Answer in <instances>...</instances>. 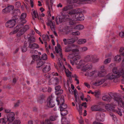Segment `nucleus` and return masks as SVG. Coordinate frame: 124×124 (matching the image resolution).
I'll return each instance as SVG.
<instances>
[{
    "mask_svg": "<svg viewBox=\"0 0 124 124\" xmlns=\"http://www.w3.org/2000/svg\"><path fill=\"white\" fill-rule=\"evenodd\" d=\"M73 11L74 12L75 14H77V15L81 12V11L80 9H73Z\"/></svg>",
    "mask_w": 124,
    "mask_h": 124,
    "instance_id": "79ce46f5",
    "label": "nucleus"
},
{
    "mask_svg": "<svg viewBox=\"0 0 124 124\" xmlns=\"http://www.w3.org/2000/svg\"><path fill=\"white\" fill-rule=\"evenodd\" d=\"M81 58L80 56L79 55V54H78L77 56H76L75 57L73 58V61L70 60V62L73 65L75 64L77 65V68L78 69L80 68H82L84 65L85 64V61L84 60H81L79 61H78V60H79Z\"/></svg>",
    "mask_w": 124,
    "mask_h": 124,
    "instance_id": "f257e3e1",
    "label": "nucleus"
},
{
    "mask_svg": "<svg viewBox=\"0 0 124 124\" xmlns=\"http://www.w3.org/2000/svg\"><path fill=\"white\" fill-rule=\"evenodd\" d=\"M120 74L121 75H123V77H124V67L123 69L121 71Z\"/></svg>",
    "mask_w": 124,
    "mask_h": 124,
    "instance_id": "774afa93",
    "label": "nucleus"
},
{
    "mask_svg": "<svg viewBox=\"0 0 124 124\" xmlns=\"http://www.w3.org/2000/svg\"><path fill=\"white\" fill-rule=\"evenodd\" d=\"M84 28V26L83 25L79 24L76 25L74 27V29L78 30H81Z\"/></svg>",
    "mask_w": 124,
    "mask_h": 124,
    "instance_id": "4be33fe9",
    "label": "nucleus"
},
{
    "mask_svg": "<svg viewBox=\"0 0 124 124\" xmlns=\"http://www.w3.org/2000/svg\"><path fill=\"white\" fill-rule=\"evenodd\" d=\"M58 64L60 68L62 69V70H63V67L64 66L63 65L62 63L61 62H59L58 63Z\"/></svg>",
    "mask_w": 124,
    "mask_h": 124,
    "instance_id": "3c124183",
    "label": "nucleus"
},
{
    "mask_svg": "<svg viewBox=\"0 0 124 124\" xmlns=\"http://www.w3.org/2000/svg\"><path fill=\"white\" fill-rule=\"evenodd\" d=\"M92 68V65L90 64H88L85 65H84L82 68V69L83 70H85L88 69H91Z\"/></svg>",
    "mask_w": 124,
    "mask_h": 124,
    "instance_id": "412c9836",
    "label": "nucleus"
},
{
    "mask_svg": "<svg viewBox=\"0 0 124 124\" xmlns=\"http://www.w3.org/2000/svg\"><path fill=\"white\" fill-rule=\"evenodd\" d=\"M104 68L103 66H102L101 68V69H102V70L99 72H98V74H97V77H102L106 74V73L105 70L103 69Z\"/></svg>",
    "mask_w": 124,
    "mask_h": 124,
    "instance_id": "f8f14e48",
    "label": "nucleus"
},
{
    "mask_svg": "<svg viewBox=\"0 0 124 124\" xmlns=\"http://www.w3.org/2000/svg\"><path fill=\"white\" fill-rule=\"evenodd\" d=\"M88 48L86 47H84L80 48V51L82 52H85L87 51Z\"/></svg>",
    "mask_w": 124,
    "mask_h": 124,
    "instance_id": "09e8293b",
    "label": "nucleus"
},
{
    "mask_svg": "<svg viewBox=\"0 0 124 124\" xmlns=\"http://www.w3.org/2000/svg\"><path fill=\"white\" fill-rule=\"evenodd\" d=\"M31 58L32 59V62H34L35 61L37 60L38 59V55H33L31 56Z\"/></svg>",
    "mask_w": 124,
    "mask_h": 124,
    "instance_id": "4c0bfd02",
    "label": "nucleus"
},
{
    "mask_svg": "<svg viewBox=\"0 0 124 124\" xmlns=\"http://www.w3.org/2000/svg\"><path fill=\"white\" fill-rule=\"evenodd\" d=\"M16 21L14 20H10L8 21L6 23L7 27L9 28L13 27L16 23Z\"/></svg>",
    "mask_w": 124,
    "mask_h": 124,
    "instance_id": "6e6552de",
    "label": "nucleus"
},
{
    "mask_svg": "<svg viewBox=\"0 0 124 124\" xmlns=\"http://www.w3.org/2000/svg\"><path fill=\"white\" fill-rule=\"evenodd\" d=\"M28 38V41L30 43H33L35 42V39L34 36H30Z\"/></svg>",
    "mask_w": 124,
    "mask_h": 124,
    "instance_id": "b1692460",
    "label": "nucleus"
},
{
    "mask_svg": "<svg viewBox=\"0 0 124 124\" xmlns=\"http://www.w3.org/2000/svg\"><path fill=\"white\" fill-rule=\"evenodd\" d=\"M65 51L66 52H71L69 54V56L71 59H73L78 54L79 50L77 49H73L71 46H67L65 48Z\"/></svg>",
    "mask_w": 124,
    "mask_h": 124,
    "instance_id": "f03ea898",
    "label": "nucleus"
},
{
    "mask_svg": "<svg viewBox=\"0 0 124 124\" xmlns=\"http://www.w3.org/2000/svg\"><path fill=\"white\" fill-rule=\"evenodd\" d=\"M29 28V27L28 25H25L24 27V32L26 31Z\"/></svg>",
    "mask_w": 124,
    "mask_h": 124,
    "instance_id": "864d4df0",
    "label": "nucleus"
},
{
    "mask_svg": "<svg viewBox=\"0 0 124 124\" xmlns=\"http://www.w3.org/2000/svg\"><path fill=\"white\" fill-rule=\"evenodd\" d=\"M73 9L72 10H70L69 12V14L70 15H72V17H76V15H75L74 12L73 11Z\"/></svg>",
    "mask_w": 124,
    "mask_h": 124,
    "instance_id": "ea45409f",
    "label": "nucleus"
},
{
    "mask_svg": "<svg viewBox=\"0 0 124 124\" xmlns=\"http://www.w3.org/2000/svg\"><path fill=\"white\" fill-rule=\"evenodd\" d=\"M111 59L110 58H108L106 59L104 61V63L105 64H106L109 63L111 61Z\"/></svg>",
    "mask_w": 124,
    "mask_h": 124,
    "instance_id": "603ef678",
    "label": "nucleus"
},
{
    "mask_svg": "<svg viewBox=\"0 0 124 124\" xmlns=\"http://www.w3.org/2000/svg\"><path fill=\"white\" fill-rule=\"evenodd\" d=\"M21 4L19 2H16L15 3V6L17 8H19L20 7Z\"/></svg>",
    "mask_w": 124,
    "mask_h": 124,
    "instance_id": "4d7b16f0",
    "label": "nucleus"
},
{
    "mask_svg": "<svg viewBox=\"0 0 124 124\" xmlns=\"http://www.w3.org/2000/svg\"><path fill=\"white\" fill-rule=\"evenodd\" d=\"M45 122L46 124H53V123L49 119L45 120Z\"/></svg>",
    "mask_w": 124,
    "mask_h": 124,
    "instance_id": "6e6d98bb",
    "label": "nucleus"
},
{
    "mask_svg": "<svg viewBox=\"0 0 124 124\" xmlns=\"http://www.w3.org/2000/svg\"><path fill=\"white\" fill-rule=\"evenodd\" d=\"M63 40L65 45H66L68 44V39H64Z\"/></svg>",
    "mask_w": 124,
    "mask_h": 124,
    "instance_id": "13d9d810",
    "label": "nucleus"
},
{
    "mask_svg": "<svg viewBox=\"0 0 124 124\" xmlns=\"http://www.w3.org/2000/svg\"><path fill=\"white\" fill-rule=\"evenodd\" d=\"M20 103V102L19 101H18L17 102L14 104V107H18L19 106Z\"/></svg>",
    "mask_w": 124,
    "mask_h": 124,
    "instance_id": "bf43d9fd",
    "label": "nucleus"
},
{
    "mask_svg": "<svg viewBox=\"0 0 124 124\" xmlns=\"http://www.w3.org/2000/svg\"><path fill=\"white\" fill-rule=\"evenodd\" d=\"M67 105L64 104H64H61L60 107V110H64V109L66 108H67Z\"/></svg>",
    "mask_w": 124,
    "mask_h": 124,
    "instance_id": "c756f323",
    "label": "nucleus"
},
{
    "mask_svg": "<svg viewBox=\"0 0 124 124\" xmlns=\"http://www.w3.org/2000/svg\"><path fill=\"white\" fill-rule=\"evenodd\" d=\"M72 34L73 36H78L80 35V33L79 31H76L72 33Z\"/></svg>",
    "mask_w": 124,
    "mask_h": 124,
    "instance_id": "de8ad7c7",
    "label": "nucleus"
},
{
    "mask_svg": "<svg viewBox=\"0 0 124 124\" xmlns=\"http://www.w3.org/2000/svg\"><path fill=\"white\" fill-rule=\"evenodd\" d=\"M75 42V40L73 39H68V44H72L74 43Z\"/></svg>",
    "mask_w": 124,
    "mask_h": 124,
    "instance_id": "a19ab883",
    "label": "nucleus"
},
{
    "mask_svg": "<svg viewBox=\"0 0 124 124\" xmlns=\"http://www.w3.org/2000/svg\"><path fill=\"white\" fill-rule=\"evenodd\" d=\"M75 100L74 102L76 103V108L79 112V114L81 115L82 114V107H81V105L77 103L78 102V97L75 98Z\"/></svg>",
    "mask_w": 124,
    "mask_h": 124,
    "instance_id": "0eeeda50",
    "label": "nucleus"
},
{
    "mask_svg": "<svg viewBox=\"0 0 124 124\" xmlns=\"http://www.w3.org/2000/svg\"><path fill=\"white\" fill-rule=\"evenodd\" d=\"M41 58L42 59L44 60H47V55L45 54H43L42 55Z\"/></svg>",
    "mask_w": 124,
    "mask_h": 124,
    "instance_id": "49530a36",
    "label": "nucleus"
},
{
    "mask_svg": "<svg viewBox=\"0 0 124 124\" xmlns=\"http://www.w3.org/2000/svg\"><path fill=\"white\" fill-rule=\"evenodd\" d=\"M15 114L13 112L9 113L7 116V121L9 122H12L15 119Z\"/></svg>",
    "mask_w": 124,
    "mask_h": 124,
    "instance_id": "1a4fd4ad",
    "label": "nucleus"
},
{
    "mask_svg": "<svg viewBox=\"0 0 124 124\" xmlns=\"http://www.w3.org/2000/svg\"><path fill=\"white\" fill-rule=\"evenodd\" d=\"M97 74H98V72L97 71H94L91 72L88 74V75L89 76H94L95 77H97Z\"/></svg>",
    "mask_w": 124,
    "mask_h": 124,
    "instance_id": "f704fd0d",
    "label": "nucleus"
},
{
    "mask_svg": "<svg viewBox=\"0 0 124 124\" xmlns=\"http://www.w3.org/2000/svg\"><path fill=\"white\" fill-rule=\"evenodd\" d=\"M121 56L122 55H117L115 57V60L118 62H120L122 58Z\"/></svg>",
    "mask_w": 124,
    "mask_h": 124,
    "instance_id": "72a5a7b5",
    "label": "nucleus"
},
{
    "mask_svg": "<svg viewBox=\"0 0 124 124\" xmlns=\"http://www.w3.org/2000/svg\"><path fill=\"white\" fill-rule=\"evenodd\" d=\"M29 46L30 48L32 49L37 48H39V45L35 43L30 44Z\"/></svg>",
    "mask_w": 124,
    "mask_h": 124,
    "instance_id": "aec40b11",
    "label": "nucleus"
},
{
    "mask_svg": "<svg viewBox=\"0 0 124 124\" xmlns=\"http://www.w3.org/2000/svg\"><path fill=\"white\" fill-rule=\"evenodd\" d=\"M75 17H72L71 19H69V23L70 25H73L76 23L75 21L77 20H75Z\"/></svg>",
    "mask_w": 124,
    "mask_h": 124,
    "instance_id": "bb28decb",
    "label": "nucleus"
},
{
    "mask_svg": "<svg viewBox=\"0 0 124 124\" xmlns=\"http://www.w3.org/2000/svg\"><path fill=\"white\" fill-rule=\"evenodd\" d=\"M19 32L17 34V36L19 37L23 34V23L19 24L15 28L14 30L11 32L9 34L11 35L16 33L18 31Z\"/></svg>",
    "mask_w": 124,
    "mask_h": 124,
    "instance_id": "7ed1b4c3",
    "label": "nucleus"
},
{
    "mask_svg": "<svg viewBox=\"0 0 124 124\" xmlns=\"http://www.w3.org/2000/svg\"><path fill=\"white\" fill-rule=\"evenodd\" d=\"M119 35L121 38H124V30L121 31L119 33Z\"/></svg>",
    "mask_w": 124,
    "mask_h": 124,
    "instance_id": "8fccbe9b",
    "label": "nucleus"
},
{
    "mask_svg": "<svg viewBox=\"0 0 124 124\" xmlns=\"http://www.w3.org/2000/svg\"><path fill=\"white\" fill-rule=\"evenodd\" d=\"M14 7L12 6H10L8 7L5 8V9L8 12H10L11 11H12L14 9Z\"/></svg>",
    "mask_w": 124,
    "mask_h": 124,
    "instance_id": "7c9ffc66",
    "label": "nucleus"
},
{
    "mask_svg": "<svg viewBox=\"0 0 124 124\" xmlns=\"http://www.w3.org/2000/svg\"><path fill=\"white\" fill-rule=\"evenodd\" d=\"M80 120L79 121V122L80 123V124H84L83 120L82 118V117L80 116Z\"/></svg>",
    "mask_w": 124,
    "mask_h": 124,
    "instance_id": "680f3d73",
    "label": "nucleus"
},
{
    "mask_svg": "<svg viewBox=\"0 0 124 124\" xmlns=\"http://www.w3.org/2000/svg\"><path fill=\"white\" fill-rule=\"evenodd\" d=\"M105 116L104 113L99 112L96 114V118L97 120L99 121H103L104 120Z\"/></svg>",
    "mask_w": 124,
    "mask_h": 124,
    "instance_id": "39448f33",
    "label": "nucleus"
},
{
    "mask_svg": "<svg viewBox=\"0 0 124 124\" xmlns=\"http://www.w3.org/2000/svg\"><path fill=\"white\" fill-rule=\"evenodd\" d=\"M91 109L92 111H99L101 109L98 105H93L91 107Z\"/></svg>",
    "mask_w": 124,
    "mask_h": 124,
    "instance_id": "a211bd4d",
    "label": "nucleus"
},
{
    "mask_svg": "<svg viewBox=\"0 0 124 124\" xmlns=\"http://www.w3.org/2000/svg\"><path fill=\"white\" fill-rule=\"evenodd\" d=\"M61 122L62 124H68L69 122L67 121L66 118L65 117H63L61 120Z\"/></svg>",
    "mask_w": 124,
    "mask_h": 124,
    "instance_id": "c9c22d12",
    "label": "nucleus"
},
{
    "mask_svg": "<svg viewBox=\"0 0 124 124\" xmlns=\"http://www.w3.org/2000/svg\"><path fill=\"white\" fill-rule=\"evenodd\" d=\"M112 71L114 74L121 75L120 74L121 71H120L117 70V68H114L112 70Z\"/></svg>",
    "mask_w": 124,
    "mask_h": 124,
    "instance_id": "c85d7f7f",
    "label": "nucleus"
},
{
    "mask_svg": "<svg viewBox=\"0 0 124 124\" xmlns=\"http://www.w3.org/2000/svg\"><path fill=\"white\" fill-rule=\"evenodd\" d=\"M73 8L72 6L69 5L66 6L63 9V10L64 11H66Z\"/></svg>",
    "mask_w": 124,
    "mask_h": 124,
    "instance_id": "2f4dec72",
    "label": "nucleus"
},
{
    "mask_svg": "<svg viewBox=\"0 0 124 124\" xmlns=\"http://www.w3.org/2000/svg\"><path fill=\"white\" fill-rule=\"evenodd\" d=\"M63 70L65 72L67 76L68 77L71 76V73L70 72L68 69L67 70L65 67H63Z\"/></svg>",
    "mask_w": 124,
    "mask_h": 124,
    "instance_id": "5701e85b",
    "label": "nucleus"
},
{
    "mask_svg": "<svg viewBox=\"0 0 124 124\" xmlns=\"http://www.w3.org/2000/svg\"><path fill=\"white\" fill-rule=\"evenodd\" d=\"M0 122L2 124H6V122L5 121L4 118H2L0 119Z\"/></svg>",
    "mask_w": 124,
    "mask_h": 124,
    "instance_id": "5fc2aeb1",
    "label": "nucleus"
},
{
    "mask_svg": "<svg viewBox=\"0 0 124 124\" xmlns=\"http://www.w3.org/2000/svg\"><path fill=\"white\" fill-rule=\"evenodd\" d=\"M118 77V76L113 74L112 73H109L107 76L108 79L111 80L114 79V82H117V78Z\"/></svg>",
    "mask_w": 124,
    "mask_h": 124,
    "instance_id": "423d86ee",
    "label": "nucleus"
},
{
    "mask_svg": "<svg viewBox=\"0 0 124 124\" xmlns=\"http://www.w3.org/2000/svg\"><path fill=\"white\" fill-rule=\"evenodd\" d=\"M53 83L56 85L59 82V79L57 78L53 79Z\"/></svg>",
    "mask_w": 124,
    "mask_h": 124,
    "instance_id": "a18cd8bd",
    "label": "nucleus"
},
{
    "mask_svg": "<svg viewBox=\"0 0 124 124\" xmlns=\"http://www.w3.org/2000/svg\"><path fill=\"white\" fill-rule=\"evenodd\" d=\"M94 95L95 96L97 97L100 94V93L99 92L97 91H95L94 92Z\"/></svg>",
    "mask_w": 124,
    "mask_h": 124,
    "instance_id": "052dcab7",
    "label": "nucleus"
},
{
    "mask_svg": "<svg viewBox=\"0 0 124 124\" xmlns=\"http://www.w3.org/2000/svg\"><path fill=\"white\" fill-rule=\"evenodd\" d=\"M60 88L61 86H56L55 87V89L56 90L55 93L56 94L58 95V92L59 90H60Z\"/></svg>",
    "mask_w": 124,
    "mask_h": 124,
    "instance_id": "c03bdc74",
    "label": "nucleus"
},
{
    "mask_svg": "<svg viewBox=\"0 0 124 124\" xmlns=\"http://www.w3.org/2000/svg\"><path fill=\"white\" fill-rule=\"evenodd\" d=\"M35 34V32L33 30H31V33L30 34H29V35L30 36H31V35H33L32 36H34V35Z\"/></svg>",
    "mask_w": 124,
    "mask_h": 124,
    "instance_id": "338daca9",
    "label": "nucleus"
},
{
    "mask_svg": "<svg viewBox=\"0 0 124 124\" xmlns=\"http://www.w3.org/2000/svg\"><path fill=\"white\" fill-rule=\"evenodd\" d=\"M42 69L43 73H46L50 70L51 68L49 65L45 64Z\"/></svg>",
    "mask_w": 124,
    "mask_h": 124,
    "instance_id": "9d476101",
    "label": "nucleus"
},
{
    "mask_svg": "<svg viewBox=\"0 0 124 124\" xmlns=\"http://www.w3.org/2000/svg\"><path fill=\"white\" fill-rule=\"evenodd\" d=\"M57 117V116H52L50 117V119L51 121H53L56 120Z\"/></svg>",
    "mask_w": 124,
    "mask_h": 124,
    "instance_id": "37998d69",
    "label": "nucleus"
},
{
    "mask_svg": "<svg viewBox=\"0 0 124 124\" xmlns=\"http://www.w3.org/2000/svg\"><path fill=\"white\" fill-rule=\"evenodd\" d=\"M61 111V114L62 116H64L68 113V111L66 110H64Z\"/></svg>",
    "mask_w": 124,
    "mask_h": 124,
    "instance_id": "58836bf2",
    "label": "nucleus"
},
{
    "mask_svg": "<svg viewBox=\"0 0 124 124\" xmlns=\"http://www.w3.org/2000/svg\"><path fill=\"white\" fill-rule=\"evenodd\" d=\"M60 45L58 44L57 45V46H55V49L56 52L57 53H59L60 55L62 57V54L61 53V49L60 47Z\"/></svg>",
    "mask_w": 124,
    "mask_h": 124,
    "instance_id": "4468645a",
    "label": "nucleus"
},
{
    "mask_svg": "<svg viewBox=\"0 0 124 124\" xmlns=\"http://www.w3.org/2000/svg\"><path fill=\"white\" fill-rule=\"evenodd\" d=\"M47 25L48 26H50L52 31L54 30L55 23L53 22L51 20H50L48 21V22L46 23Z\"/></svg>",
    "mask_w": 124,
    "mask_h": 124,
    "instance_id": "ddd939ff",
    "label": "nucleus"
},
{
    "mask_svg": "<svg viewBox=\"0 0 124 124\" xmlns=\"http://www.w3.org/2000/svg\"><path fill=\"white\" fill-rule=\"evenodd\" d=\"M86 42V39H79L78 41V43L80 45L83 44Z\"/></svg>",
    "mask_w": 124,
    "mask_h": 124,
    "instance_id": "cd10ccee",
    "label": "nucleus"
},
{
    "mask_svg": "<svg viewBox=\"0 0 124 124\" xmlns=\"http://www.w3.org/2000/svg\"><path fill=\"white\" fill-rule=\"evenodd\" d=\"M55 105L52 100L50 98L48 99L47 100V106L49 108L53 107Z\"/></svg>",
    "mask_w": 124,
    "mask_h": 124,
    "instance_id": "9b49d317",
    "label": "nucleus"
},
{
    "mask_svg": "<svg viewBox=\"0 0 124 124\" xmlns=\"http://www.w3.org/2000/svg\"><path fill=\"white\" fill-rule=\"evenodd\" d=\"M43 40L44 41H49L50 40L49 37L47 35L43 34L42 35Z\"/></svg>",
    "mask_w": 124,
    "mask_h": 124,
    "instance_id": "a878e982",
    "label": "nucleus"
},
{
    "mask_svg": "<svg viewBox=\"0 0 124 124\" xmlns=\"http://www.w3.org/2000/svg\"><path fill=\"white\" fill-rule=\"evenodd\" d=\"M84 17L83 16V14L82 13H80V14L79 16L77 17H75V20L81 21L84 20Z\"/></svg>",
    "mask_w": 124,
    "mask_h": 124,
    "instance_id": "6ab92c4d",
    "label": "nucleus"
},
{
    "mask_svg": "<svg viewBox=\"0 0 124 124\" xmlns=\"http://www.w3.org/2000/svg\"><path fill=\"white\" fill-rule=\"evenodd\" d=\"M32 11H33V13L32 14V15L33 18L34 19L35 18H37L38 16L37 12L36 11L34 10H32Z\"/></svg>",
    "mask_w": 124,
    "mask_h": 124,
    "instance_id": "e433bc0d",
    "label": "nucleus"
},
{
    "mask_svg": "<svg viewBox=\"0 0 124 124\" xmlns=\"http://www.w3.org/2000/svg\"><path fill=\"white\" fill-rule=\"evenodd\" d=\"M105 82L104 79H102L96 81L95 83V85L99 86L103 84Z\"/></svg>",
    "mask_w": 124,
    "mask_h": 124,
    "instance_id": "393cba45",
    "label": "nucleus"
},
{
    "mask_svg": "<svg viewBox=\"0 0 124 124\" xmlns=\"http://www.w3.org/2000/svg\"><path fill=\"white\" fill-rule=\"evenodd\" d=\"M84 59L86 62H96V56L94 55H87L85 57Z\"/></svg>",
    "mask_w": 124,
    "mask_h": 124,
    "instance_id": "20e7f679",
    "label": "nucleus"
},
{
    "mask_svg": "<svg viewBox=\"0 0 124 124\" xmlns=\"http://www.w3.org/2000/svg\"><path fill=\"white\" fill-rule=\"evenodd\" d=\"M45 64V62L44 61L40 60L38 62L36 67L39 68V69H42V67Z\"/></svg>",
    "mask_w": 124,
    "mask_h": 124,
    "instance_id": "dca6fc26",
    "label": "nucleus"
},
{
    "mask_svg": "<svg viewBox=\"0 0 124 124\" xmlns=\"http://www.w3.org/2000/svg\"><path fill=\"white\" fill-rule=\"evenodd\" d=\"M74 94L75 98L78 97L77 96L78 93L77 92V91L76 90H75L74 91Z\"/></svg>",
    "mask_w": 124,
    "mask_h": 124,
    "instance_id": "0e129e2a",
    "label": "nucleus"
},
{
    "mask_svg": "<svg viewBox=\"0 0 124 124\" xmlns=\"http://www.w3.org/2000/svg\"><path fill=\"white\" fill-rule=\"evenodd\" d=\"M55 21L57 24L61 23L62 22V19L61 17L58 18L56 17L55 19Z\"/></svg>",
    "mask_w": 124,
    "mask_h": 124,
    "instance_id": "473e14b6",
    "label": "nucleus"
},
{
    "mask_svg": "<svg viewBox=\"0 0 124 124\" xmlns=\"http://www.w3.org/2000/svg\"><path fill=\"white\" fill-rule=\"evenodd\" d=\"M34 29L35 31L40 36H41V33L38 30L36 29L35 27H34Z\"/></svg>",
    "mask_w": 124,
    "mask_h": 124,
    "instance_id": "69168bd1",
    "label": "nucleus"
},
{
    "mask_svg": "<svg viewBox=\"0 0 124 124\" xmlns=\"http://www.w3.org/2000/svg\"><path fill=\"white\" fill-rule=\"evenodd\" d=\"M20 121L18 120H16L14 122V124H20Z\"/></svg>",
    "mask_w": 124,
    "mask_h": 124,
    "instance_id": "e2e57ef3",
    "label": "nucleus"
},
{
    "mask_svg": "<svg viewBox=\"0 0 124 124\" xmlns=\"http://www.w3.org/2000/svg\"><path fill=\"white\" fill-rule=\"evenodd\" d=\"M63 98L64 97L63 96H62L61 97L56 99V100L58 105L59 104L61 105V104H64V101Z\"/></svg>",
    "mask_w": 124,
    "mask_h": 124,
    "instance_id": "2eb2a0df",
    "label": "nucleus"
},
{
    "mask_svg": "<svg viewBox=\"0 0 124 124\" xmlns=\"http://www.w3.org/2000/svg\"><path fill=\"white\" fill-rule=\"evenodd\" d=\"M102 99L104 101L110 102L111 101V98L109 96L105 95L102 96Z\"/></svg>",
    "mask_w": 124,
    "mask_h": 124,
    "instance_id": "f3484780",
    "label": "nucleus"
}]
</instances>
